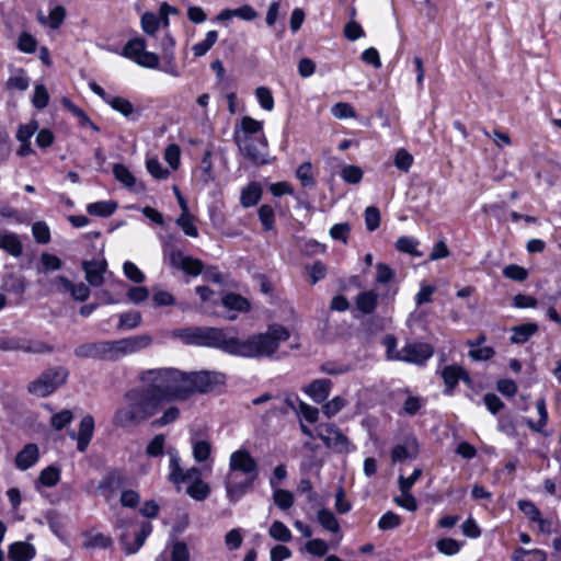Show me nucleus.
Here are the masks:
<instances>
[{
	"mask_svg": "<svg viewBox=\"0 0 561 561\" xmlns=\"http://www.w3.org/2000/svg\"><path fill=\"white\" fill-rule=\"evenodd\" d=\"M262 196L261 185L256 182H251L241 192L240 203L244 208L255 206Z\"/></svg>",
	"mask_w": 561,
	"mask_h": 561,
	"instance_id": "nucleus-28",
	"label": "nucleus"
},
{
	"mask_svg": "<svg viewBox=\"0 0 561 561\" xmlns=\"http://www.w3.org/2000/svg\"><path fill=\"white\" fill-rule=\"evenodd\" d=\"M401 518L396 513L389 511L385 513L378 520V528L380 530H391L399 527Z\"/></svg>",
	"mask_w": 561,
	"mask_h": 561,
	"instance_id": "nucleus-61",
	"label": "nucleus"
},
{
	"mask_svg": "<svg viewBox=\"0 0 561 561\" xmlns=\"http://www.w3.org/2000/svg\"><path fill=\"white\" fill-rule=\"evenodd\" d=\"M174 337L188 345L208 346L228 353L229 331L211 327L182 328L172 332Z\"/></svg>",
	"mask_w": 561,
	"mask_h": 561,
	"instance_id": "nucleus-6",
	"label": "nucleus"
},
{
	"mask_svg": "<svg viewBox=\"0 0 561 561\" xmlns=\"http://www.w3.org/2000/svg\"><path fill=\"white\" fill-rule=\"evenodd\" d=\"M346 399L336 396L322 407V412L327 417L331 419L335 416L344 407H346Z\"/></svg>",
	"mask_w": 561,
	"mask_h": 561,
	"instance_id": "nucleus-50",
	"label": "nucleus"
},
{
	"mask_svg": "<svg viewBox=\"0 0 561 561\" xmlns=\"http://www.w3.org/2000/svg\"><path fill=\"white\" fill-rule=\"evenodd\" d=\"M49 94L45 85L36 84L32 98V104L37 110H43L48 105Z\"/></svg>",
	"mask_w": 561,
	"mask_h": 561,
	"instance_id": "nucleus-55",
	"label": "nucleus"
},
{
	"mask_svg": "<svg viewBox=\"0 0 561 561\" xmlns=\"http://www.w3.org/2000/svg\"><path fill=\"white\" fill-rule=\"evenodd\" d=\"M152 531V526L149 523L142 524L140 530L135 536V541L133 543L129 542V538L127 534L121 535V542L124 546V550L127 554L136 553L145 543L147 537Z\"/></svg>",
	"mask_w": 561,
	"mask_h": 561,
	"instance_id": "nucleus-23",
	"label": "nucleus"
},
{
	"mask_svg": "<svg viewBox=\"0 0 561 561\" xmlns=\"http://www.w3.org/2000/svg\"><path fill=\"white\" fill-rule=\"evenodd\" d=\"M39 459V448L36 444H26L15 456L14 465L21 470L25 471L37 463Z\"/></svg>",
	"mask_w": 561,
	"mask_h": 561,
	"instance_id": "nucleus-18",
	"label": "nucleus"
},
{
	"mask_svg": "<svg viewBox=\"0 0 561 561\" xmlns=\"http://www.w3.org/2000/svg\"><path fill=\"white\" fill-rule=\"evenodd\" d=\"M0 350L2 351H23L27 353H42L46 351H50V347L45 344L31 345V343L25 344L21 342L16 337H4L0 336Z\"/></svg>",
	"mask_w": 561,
	"mask_h": 561,
	"instance_id": "nucleus-21",
	"label": "nucleus"
},
{
	"mask_svg": "<svg viewBox=\"0 0 561 561\" xmlns=\"http://www.w3.org/2000/svg\"><path fill=\"white\" fill-rule=\"evenodd\" d=\"M192 454L196 462H206L211 455V445L205 439H192Z\"/></svg>",
	"mask_w": 561,
	"mask_h": 561,
	"instance_id": "nucleus-32",
	"label": "nucleus"
},
{
	"mask_svg": "<svg viewBox=\"0 0 561 561\" xmlns=\"http://www.w3.org/2000/svg\"><path fill=\"white\" fill-rule=\"evenodd\" d=\"M152 343V339L148 334H140L129 337L108 341L110 360H117L124 356L137 353L147 348Z\"/></svg>",
	"mask_w": 561,
	"mask_h": 561,
	"instance_id": "nucleus-11",
	"label": "nucleus"
},
{
	"mask_svg": "<svg viewBox=\"0 0 561 561\" xmlns=\"http://www.w3.org/2000/svg\"><path fill=\"white\" fill-rule=\"evenodd\" d=\"M60 478V470L55 466H49L42 470L38 481L45 488L54 486Z\"/></svg>",
	"mask_w": 561,
	"mask_h": 561,
	"instance_id": "nucleus-47",
	"label": "nucleus"
},
{
	"mask_svg": "<svg viewBox=\"0 0 561 561\" xmlns=\"http://www.w3.org/2000/svg\"><path fill=\"white\" fill-rule=\"evenodd\" d=\"M341 178L348 184H357L363 179V171L357 165H345L341 171Z\"/></svg>",
	"mask_w": 561,
	"mask_h": 561,
	"instance_id": "nucleus-60",
	"label": "nucleus"
},
{
	"mask_svg": "<svg viewBox=\"0 0 561 561\" xmlns=\"http://www.w3.org/2000/svg\"><path fill=\"white\" fill-rule=\"evenodd\" d=\"M199 172H201V180L204 183L207 184L214 180L211 152L209 150L205 151V153L201 160Z\"/></svg>",
	"mask_w": 561,
	"mask_h": 561,
	"instance_id": "nucleus-53",
	"label": "nucleus"
},
{
	"mask_svg": "<svg viewBox=\"0 0 561 561\" xmlns=\"http://www.w3.org/2000/svg\"><path fill=\"white\" fill-rule=\"evenodd\" d=\"M512 335L510 337L513 344H525L529 339L537 333L538 324L535 322H527L512 328Z\"/></svg>",
	"mask_w": 561,
	"mask_h": 561,
	"instance_id": "nucleus-26",
	"label": "nucleus"
},
{
	"mask_svg": "<svg viewBox=\"0 0 561 561\" xmlns=\"http://www.w3.org/2000/svg\"><path fill=\"white\" fill-rule=\"evenodd\" d=\"M145 48V39L136 37L127 42L123 50V56L137 62L138 57L146 50Z\"/></svg>",
	"mask_w": 561,
	"mask_h": 561,
	"instance_id": "nucleus-36",
	"label": "nucleus"
},
{
	"mask_svg": "<svg viewBox=\"0 0 561 561\" xmlns=\"http://www.w3.org/2000/svg\"><path fill=\"white\" fill-rule=\"evenodd\" d=\"M54 285L57 286L58 291L69 293L77 301H85L91 294L88 285L84 283L73 284L65 276H57L54 279Z\"/></svg>",
	"mask_w": 561,
	"mask_h": 561,
	"instance_id": "nucleus-16",
	"label": "nucleus"
},
{
	"mask_svg": "<svg viewBox=\"0 0 561 561\" xmlns=\"http://www.w3.org/2000/svg\"><path fill=\"white\" fill-rule=\"evenodd\" d=\"M318 522L327 531L332 534L340 533V524L331 511L327 508L319 510Z\"/></svg>",
	"mask_w": 561,
	"mask_h": 561,
	"instance_id": "nucleus-35",
	"label": "nucleus"
},
{
	"mask_svg": "<svg viewBox=\"0 0 561 561\" xmlns=\"http://www.w3.org/2000/svg\"><path fill=\"white\" fill-rule=\"evenodd\" d=\"M417 453V443L414 438L407 440L404 445H397L391 451L392 461H402L407 458L415 457Z\"/></svg>",
	"mask_w": 561,
	"mask_h": 561,
	"instance_id": "nucleus-30",
	"label": "nucleus"
},
{
	"mask_svg": "<svg viewBox=\"0 0 561 561\" xmlns=\"http://www.w3.org/2000/svg\"><path fill=\"white\" fill-rule=\"evenodd\" d=\"M442 378L447 388V393H451L455 387L458 385L459 380H462L467 383L470 382V377L468 373L458 365H448L445 366L442 370Z\"/></svg>",
	"mask_w": 561,
	"mask_h": 561,
	"instance_id": "nucleus-19",
	"label": "nucleus"
},
{
	"mask_svg": "<svg viewBox=\"0 0 561 561\" xmlns=\"http://www.w3.org/2000/svg\"><path fill=\"white\" fill-rule=\"evenodd\" d=\"M82 270L85 273V279L89 285L100 287L104 283V274L107 270V263L103 259L83 261Z\"/></svg>",
	"mask_w": 561,
	"mask_h": 561,
	"instance_id": "nucleus-17",
	"label": "nucleus"
},
{
	"mask_svg": "<svg viewBox=\"0 0 561 561\" xmlns=\"http://www.w3.org/2000/svg\"><path fill=\"white\" fill-rule=\"evenodd\" d=\"M425 405V399L419 396H409L402 407L401 413L415 415Z\"/></svg>",
	"mask_w": 561,
	"mask_h": 561,
	"instance_id": "nucleus-51",
	"label": "nucleus"
},
{
	"mask_svg": "<svg viewBox=\"0 0 561 561\" xmlns=\"http://www.w3.org/2000/svg\"><path fill=\"white\" fill-rule=\"evenodd\" d=\"M218 39V33L217 31H209L207 32L205 38L196 43L193 47V54L196 57H202L207 54V51L216 44Z\"/></svg>",
	"mask_w": 561,
	"mask_h": 561,
	"instance_id": "nucleus-39",
	"label": "nucleus"
},
{
	"mask_svg": "<svg viewBox=\"0 0 561 561\" xmlns=\"http://www.w3.org/2000/svg\"><path fill=\"white\" fill-rule=\"evenodd\" d=\"M0 249L15 257L23 252V245L18 234L9 231L0 232Z\"/></svg>",
	"mask_w": 561,
	"mask_h": 561,
	"instance_id": "nucleus-27",
	"label": "nucleus"
},
{
	"mask_svg": "<svg viewBox=\"0 0 561 561\" xmlns=\"http://www.w3.org/2000/svg\"><path fill=\"white\" fill-rule=\"evenodd\" d=\"M221 382V375L210 371H183V401L187 400L191 396L199 392L205 393L211 391L218 383Z\"/></svg>",
	"mask_w": 561,
	"mask_h": 561,
	"instance_id": "nucleus-9",
	"label": "nucleus"
},
{
	"mask_svg": "<svg viewBox=\"0 0 561 561\" xmlns=\"http://www.w3.org/2000/svg\"><path fill=\"white\" fill-rule=\"evenodd\" d=\"M107 104L125 117H131L135 111L134 105L127 99L121 96H112Z\"/></svg>",
	"mask_w": 561,
	"mask_h": 561,
	"instance_id": "nucleus-43",
	"label": "nucleus"
},
{
	"mask_svg": "<svg viewBox=\"0 0 561 561\" xmlns=\"http://www.w3.org/2000/svg\"><path fill=\"white\" fill-rule=\"evenodd\" d=\"M32 234L37 243L46 244L50 241V229L44 221H36L32 225Z\"/></svg>",
	"mask_w": 561,
	"mask_h": 561,
	"instance_id": "nucleus-49",
	"label": "nucleus"
},
{
	"mask_svg": "<svg viewBox=\"0 0 561 561\" xmlns=\"http://www.w3.org/2000/svg\"><path fill=\"white\" fill-rule=\"evenodd\" d=\"M94 419L92 415L88 414L82 417L78 432H69L68 435L70 438L77 440V449L80 453H84L93 437L94 433Z\"/></svg>",
	"mask_w": 561,
	"mask_h": 561,
	"instance_id": "nucleus-13",
	"label": "nucleus"
},
{
	"mask_svg": "<svg viewBox=\"0 0 561 561\" xmlns=\"http://www.w3.org/2000/svg\"><path fill=\"white\" fill-rule=\"evenodd\" d=\"M289 337V331L280 324L270 325L266 332L253 334L247 340L230 334L228 354L251 358L271 357L280 343Z\"/></svg>",
	"mask_w": 561,
	"mask_h": 561,
	"instance_id": "nucleus-2",
	"label": "nucleus"
},
{
	"mask_svg": "<svg viewBox=\"0 0 561 561\" xmlns=\"http://www.w3.org/2000/svg\"><path fill=\"white\" fill-rule=\"evenodd\" d=\"M268 533L272 538L278 541L287 542L291 539V533L288 527L278 520L271 525Z\"/></svg>",
	"mask_w": 561,
	"mask_h": 561,
	"instance_id": "nucleus-54",
	"label": "nucleus"
},
{
	"mask_svg": "<svg viewBox=\"0 0 561 561\" xmlns=\"http://www.w3.org/2000/svg\"><path fill=\"white\" fill-rule=\"evenodd\" d=\"M379 294L375 289L360 291L355 299V306L362 314H371L378 306Z\"/></svg>",
	"mask_w": 561,
	"mask_h": 561,
	"instance_id": "nucleus-24",
	"label": "nucleus"
},
{
	"mask_svg": "<svg viewBox=\"0 0 561 561\" xmlns=\"http://www.w3.org/2000/svg\"><path fill=\"white\" fill-rule=\"evenodd\" d=\"M73 420L72 411L65 409L59 412L53 413L50 417V425L56 431H61L69 425Z\"/></svg>",
	"mask_w": 561,
	"mask_h": 561,
	"instance_id": "nucleus-45",
	"label": "nucleus"
},
{
	"mask_svg": "<svg viewBox=\"0 0 561 561\" xmlns=\"http://www.w3.org/2000/svg\"><path fill=\"white\" fill-rule=\"evenodd\" d=\"M141 322V314L138 311L124 312L119 316L118 328L135 329Z\"/></svg>",
	"mask_w": 561,
	"mask_h": 561,
	"instance_id": "nucleus-59",
	"label": "nucleus"
},
{
	"mask_svg": "<svg viewBox=\"0 0 561 561\" xmlns=\"http://www.w3.org/2000/svg\"><path fill=\"white\" fill-rule=\"evenodd\" d=\"M125 488V478L121 471L107 472L99 484L101 491H117Z\"/></svg>",
	"mask_w": 561,
	"mask_h": 561,
	"instance_id": "nucleus-29",
	"label": "nucleus"
},
{
	"mask_svg": "<svg viewBox=\"0 0 561 561\" xmlns=\"http://www.w3.org/2000/svg\"><path fill=\"white\" fill-rule=\"evenodd\" d=\"M513 561H546L547 553L540 549L517 548L512 557Z\"/></svg>",
	"mask_w": 561,
	"mask_h": 561,
	"instance_id": "nucleus-34",
	"label": "nucleus"
},
{
	"mask_svg": "<svg viewBox=\"0 0 561 561\" xmlns=\"http://www.w3.org/2000/svg\"><path fill=\"white\" fill-rule=\"evenodd\" d=\"M436 547L445 556H455L460 551L461 543L453 538H443L437 541Z\"/></svg>",
	"mask_w": 561,
	"mask_h": 561,
	"instance_id": "nucleus-56",
	"label": "nucleus"
},
{
	"mask_svg": "<svg viewBox=\"0 0 561 561\" xmlns=\"http://www.w3.org/2000/svg\"><path fill=\"white\" fill-rule=\"evenodd\" d=\"M176 225L182 229L185 236L191 238L198 237V230L195 226V218L190 214V211L181 213L176 219Z\"/></svg>",
	"mask_w": 561,
	"mask_h": 561,
	"instance_id": "nucleus-37",
	"label": "nucleus"
},
{
	"mask_svg": "<svg viewBox=\"0 0 561 561\" xmlns=\"http://www.w3.org/2000/svg\"><path fill=\"white\" fill-rule=\"evenodd\" d=\"M170 264L192 276H197L203 271V262L201 260L185 255L180 250L171 251Z\"/></svg>",
	"mask_w": 561,
	"mask_h": 561,
	"instance_id": "nucleus-14",
	"label": "nucleus"
},
{
	"mask_svg": "<svg viewBox=\"0 0 561 561\" xmlns=\"http://www.w3.org/2000/svg\"><path fill=\"white\" fill-rule=\"evenodd\" d=\"M66 16V10L61 5H56L50 12L47 20L39 14L38 20L41 23H48L49 27L53 30H57L61 23L64 22Z\"/></svg>",
	"mask_w": 561,
	"mask_h": 561,
	"instance_id": "nucleus-41",
	"label": "nucleus"
},
{
	"mask_svg": "<svg viewBox=\"0 0 561 561\" xmlns=\"http://www.w3.org/2000/svg\"><path fill=\"white\" fill-rule=\"evenodd\" d=\"M296 178L305 187L314 186L316 182L312 174V164L310 162L300 164L296 170Z\"/></svg>",
	"mask_w": 561,
	"mask_h": 561,
	"instance_id": "nucleus-46",
	"label": "nucleus"
},
{
	"mask_svg": "<svg viewBox=\"0 0 561 561\" xmlns=\"http://www.w3.org/2000/svg\"><path fill=\"white\" fill-rule=\"evenodd\" d=\"M221 304L224 307L240 311V312H247L250 310V302L247 298L242 297L241 295L229 293L226 294L221 298Z\"/></svg>",
	"mask_w": 561,
	"mask_h": 561,
	"instance_id": "nucleus-31",
	"label": "nucleus"
},
{
	"mask_svg": "<svg viewBox=\"0 0 561 561\" xmlns=\"http://www.w3.org/2000/svg\"><path fill=\"white\" fill-rule=\"evenodd\" d=\"M434 354V347L430 343L413 342L405 344L397 358L415 365H424Z\"/></svg>",
	"mask_w": 561,
	"mask_h": 561,
	"instance_id": "nucleus-12",
	"label": "nucleus"
},
{
	"mask_svg": "<svg viewBox=\"0 0 561 561\" xmlns=\"http://www.w3.org/2000/svg\"><path fill=\"white\" fill-rule=\"evenodd\" d=\"M138 380L144 388L163 402L183 401V371L173 367L141 370Z\"/></svg>",
	"mask_w": 561,
	"mask_h": 561,
	"instance_id": "nucleus-3",
	"label": "nucleus"
},
{
	"mask_svg": "<svg viewBox=\"0 0 561 561\" xmlns=\"http://www.w3.org/2000/svg\"><path fill=\"white\" fill-rule=\"evenodd\" d=\"M239 152L254 164L267 162L268 145L263 133V122L250 116L242 117L233 131Z\"/></svg>",
	"mask_w": 561,
	"mask_h": 561,
	"instance_id": "nucleus-4",
	"label": "nucleus"
},
{
	"mask_svg": "<svg viewBox=\"0 0 561 561\" xmlns=\"http://www.w3.org/2000/svg\"><path fill=\"white\" fill-rule=\"evenodd\" d=\"M259 218L264 228V230L270 231L274 228L275 224V215L272 206L262 205L259 208Z\"/></svg>",
	"mask_w": 561,
	"mask_h": 561,
	"instance_id": "nucleus-62",
	"label": "nucleus"
},
{
	"mask_svg": "<svg viewBox=\"0 0 561 561\" xmlns=\"http://www.w3.org/2000/svg\"><path fill=\"white\" fill-rule=\"evenodd\" d=\"M117 208V204L113 201H100L91 203L87 206V211L92 216L108 217Z\"/></svg>",
	"mask_w": 561,
	"mask_h": 561,
	"instance_id": "nucleus-33",
	"label": "nucleus"
},
{
	"mask_svg": "<svg viewBox=\"0 0 561 561\" xmlns=\"http://www.w3.org/2000/svg\"><path fill=\"white\" fill-rule=\"evenodd\" d=\"M255 96L261 107L271 112L274 108V98L272 91L266 87H259L255 89Z\"/></svg>",
	"mask_w": 561,
	"mask_h": 561,
	"instance_id": "nucleus-52",
	"label": "nucleus"
},
{
	"mask_svg": "<svg viewBox=\"0 0 561 561\" xmlns=\"http://www.w3.org/2000/svg\"><path fill=\"white\" fill-rule=\"evenodd\" d=\"M38 129V122L35 119L19 126L16 131V139L20 142H31L32 137Z\"/></svg>",
	"mask_w": 561,
	"mask_h": 561,
	"instance_id": "nucleus-48",
	"label": "nucleus"
},
{
	"mask_svg": "<svg viewBox=\"0 0 561 561\" xmlns=\"http://www.w3.org/2000/svg\"><path fill=\"white\" fill-rule=\"evenodd\" d=\"M82 546L85 549H106L112 546L113 541L110 536L95 530H88L82 534Z\"/></svg>",
	"mask_w": 561,
	"mask_h": 561,
	"instance_id": "nucleus-25",
	"label": "nucleus"
},
{
	"mask_svg": "<svg viewBox=\"0 0 561 561\" xmlns=\"http://www.w3.org/2000/svg\"><path fill=\"white\" fill-rule=\"evenodd\" d=\"M316 433L317 437L320 438L328 448L336 453H351L355 449V446L335 424L321 423L316 427Z\"/></svg>",
	"mask_w": 561,
	"mask_h": 561,
	"instance_id": "nucleus-10",
	"label": "nucleus"
},
{
	"mask_svg": "<svg viewBox=\"0 0 561 561\" xmlns=\"http://www.w3.org/2000/svg\"><path fill=\"white\" fill-rule=\"evenodd\" d=\"M35 556V547L25 541L13 542L8 549V558L10 561H32Z\"/></svg>",
	"mask_w": 561,
	"mask_h": 561,
	"instance_id": "nucleus-22",
	"label": "nucleus"
},
{
	"mask_svg": "<svg viewBox=\"0 0 561 561\" xmlns=\"http://www.w3.org/2000/svg\"><path fill=\"white\" fill-rule=\"evenodd\" d=\"M160 25V19L151 12H146L141 16L142 31L148 35H153Z\"/></svg>",
	"mask_w": 561,
	"mask_h": 561,
	"instance_id": "nucleus-63",
	"label": "nucleus"
},
{
	"mask_svg": "<svg viewBox=\"0 0 561 561\" xmlns=\"http://www.w3.org/2000/svg\"><path fill=\"white\" fill-rule=\"evenodd\" d=\"M7 84L10 89L25 91L30 87V78L22 70H20L8 79Z\"/></svg>",
	"mask_w": 561,
	"mask_h": 561,
	"instance_id": "nucleus-64",
	"label": "nucleus"
},
{
	"mask_svg": "<svg viewBox=\"0 0 561 561\" xmlns=\"http://www.w3.org/2000/svg\"><path fill=\"white\" fill-rule=\"evenodd\" d=\"M108 341L84 343L75 348V355L79 358H93L110 360Z\"/></svg>",
	"mask_w": 561,
	"mask_h": 561,
	"instance_id": "nucleus-15",
	"label": "nucleus"
},
{
	"mask_svg": "<svg viewBox=\"0 0 561 561\" xmlns=\"http://www.w3.org/2000/svg\"><path fill=\"white\" fill-rule=\"evenodd\" d=\"M419 241L413 237H400L396 242L398 251L408 253L414 256H421L422 253L417 251Z\"/></svg>",
	"mask_w": 561,
	"mask_h": 561,
	"instance_id": "nucleus-44",
	"label": "nucleus"
},
{
	"mask_svg": "<svg viewBox=\"0 0 561 561\" xmlns=\"http://www.w3.org/2000/svg\"><path fill=\"white\" fill-rule=\"evenodd\" d=\"M165 444V437L163 434H157L148 443L146 447V454L150 457H159L163 454Z\"/></svg>",
	"mask_w": 561,
	"mask_h": 561,
	"instance_id": "nucleus-58",
	"label": "nucleus"
},
{
	"mask_svg": "<svg viewBox=\"0 0 561 561\" xmlns=\"http://www.w3.org/2000/svg\"><path fill=\"white\" fill-rule=\"evenodd\" d=\"M113 173L115 179L119 181L124 186L133 188L136 185V178L126 165L121 163L114 164Z\"/></svg>",
	"mask_w": 561,
	"mask_h": 561,
	"instance_id": "nucleus-40",
	"label": "nucleus"
},
{
	"mask_svg": "<svg viewBox=\"0 0 561 561\" xmlns=\"http://www.w3.org/2000/svg\"><path fill=\"white\" fill-rule=\"evenodd\" d=\"M160 410L159 398L151 396L144 387H134L124 393L122 404L114 412L113 424L122 428L138 426Z\"/></svg>",
	"mask_w": 561,
	"mask_h": 561,
	"instance_id": "nucleus-1",
	"label": "nucleus"
},
{
	"mask_svg": "<svg viewBox=\"0 0 561 561\" xmlns=\"http://www.w3.org/2000/svg\"><path fill=\"white\" fill-rule=\"evenodd\" d=\"M41 267H38L39 273H47L58 271L62 266L61 260L51 253L44 252L41 254Z\"/></svg>",
	"mask_w": 561,
	"mask_h": 561,
	"instance_id": "nucleus-42",
	"label": "nucleus"
},
{
	"mask_svg": "<svg viewBox=\"0 0 561 561\" xmlns=\"http://www.w3.org/2000/svg\"><path fill=\"white\" fill-rule=\"evenodd\" d=\"M238 476L243 477L244 488L250 486V484L259 477V465L245 448L234 450L229 457V481Z\"/></svg>",
	"mask_w": 561,
	"mask_h": 561,
	"instance_id": "nucleus-7",
	"label": "nucleus"
},
{
	"mask_svg": "<svg viewBox=\"0 0 561 561\" xmlns=\"http://www.w3.org/2000/svg\"><path fill=\"white\" fill-rule=\"evenodd\" d=\"M169 457L168 480L176 488H185L186 491H209V486L202 479L199 468L193 466L186 468L176 448L169 447L167 450Z\"/></svg>",
	"mask_w": 561,
	"mask_h": 561,
	"instance_id": "nucleus-5",
	"label": "nucleus"
},
{
	"mask_svg": "<svg viewBox=\"0 0 561 561\" xmlns=\"http://www.w3.org/2000/svg\"><path fill=\"white\" fill-rule=\"evenodd\" d=\"M180 415H181L180 409L174 404H170L163 410L162 415L152 422V426H154V427L167 426V425L175 422L180 417Z\"/></svg>",
	"mask_w": 561,
	"mask_h": 561,
	"instance_id": "nucleus-38",
	"label": "nucleus"
},
{
	"mask_svg": "<svg viewBox=\"0 0 561 561\" xmlns=\"http://www.w3.org/2000/svg\"><path fill=\"white\" fill-rule=\"evenodd\" d=\"M68 376V369L61 366L46 369L37 379L28 385V392L36 397L45 398L66 383Z\"/></svg>",
	"mask_w": 561,
	"mask_h": 561,
	"instance_id": "nucleus-8",
	"label": "nucleus"
},
{
	"mask_svg": "<svg viewBox=\"0 0 561 561\" xmlns=\"http://www.w3.org/2000/svg\"><path fill=\"white\" fill-rule=\"evenodd\" d=\"M332 381L330 379H316L306 386L302 390L316 403L324 402L330 396Z\"/></svg>",
	"mask_w": 561,
	"mask_h": 561,
	"instance_id": "nucleus-20",
	"label": "nucleus"
},
{
	"mask_svg": "<svg viewBox=\"0 0 561 561\" xmlns=\"http://www.w3.org/2000/svg\"><path fill=\"white\" fill-rule=\"evenodd\" d=\"M503 275L512 280L524 282L528 277V271L523 266L510 264L503 268Z\"/></svg>",
	"mask_w": 561,
	"mask_h": 561,
	"instance_id": "nucleus-57",
	"label": "nucleus"
}]
</instances>
